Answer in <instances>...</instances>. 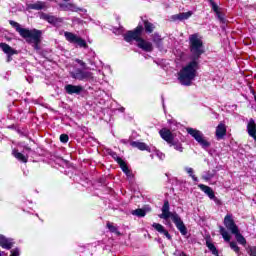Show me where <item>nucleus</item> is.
<instances>
[{"label":"nucleus","mask_w":256,"mask_h":256,"mask_svg":"<svg viewBox=\"0 0 256 256\" xmlns=\"http://www.w3.org/2000/svg\"><path fill=\"white\" fill-rule=\"evenodd\" d=\"M10 25L16 29L17 33L26 39L27 43L32 45L36 51L39 49V43H41V31L37 29L29 30L22 28L20 23L10 20Z\"/></svg>","instance_id":"1"},{"label":"nucleus","mask_w":256,"mask_h":256,"mask_svg":"<svg viewBox=\"0 0 256 256\" xmlns=\"http://www.w3.org/2000/svg\"><path fill=\"white\" fill-rule=\"evenodd\" d=\"M199 69V64L196 59H193L186 66H184L179 72V81L181 85L189 86L197 77V70Z\"/></svg>","instance_id":"2"},{"label":"nucleus","mask_w":256,"mask_h":256,"mask_svg":"<svg viewBox=\"0 0 256 256\" xmlns=\"http://www.w3.org/2000/svg\"><path fill=\"white\" fill-rule=\"evenodd\" d=\"M143 33V26H138L134 31H129L124 35L125 41L130 43V41H137V45L139 49L146 51L147 53H151L153 51V44L149 41L141 38V34Z\"/></svg>","instance_id":"3"},{"label":"nucleus","mask_w":256,"mask_h":256,"mask_svg":"<svg viewBox=\"0 0 256 256\" xmlns=\"http://www.w3.org/2000/svg\"><path fill=\"white\" fill-rule=\"evenodd\" d=\"M159 217L160 219L165 220L171 219L181 235H187V227L185 226V223H183L181 216H179L177 212L169 211V201L164 202L162 206V214H160Z\"/></svg>","instance_id":"4"},{"label":"nucleus","mask_w":256,"mask_h":256,"mask_svg":"<svg viewBox=\"0 0 256 256\" xmlns=\"http://www.w3.org/2000/svg\"><path fill=\"white\" fill-rule=\"evenodd\" d=\"M189 43L192 59H199L205 53V50H203V38L199 34H192L189 36Z\"/></svg>","instance_id":"5"},{"label":"nucleus","mask_w":256,"mask_h":256,"mask_svg":"<svg viewBox=\"0 0 256 256\" xmlns=\"http://www.w3.org/2000/svg\"><path fill=\"white\" fill-rule=\"evenodd\" d=\"M186 131L195 139V141H197V143H200L202 147H209V143L205 140L201 131L193 128H187Z\"/></svg>","instance_id":"6"},{"label":"nucleus","mask_w":256,"mask_h":256,"mask_svg":"<svg viewBox=\"0 0 256 256\" xmlns=\"http://www.w3.org/2000/svg\"><path fill=\"white\" fill-rule=\"evenodd\" d=\"M70 75L72 79H77L78 81H89L93 79V73L81 69L76 70V72H71Z\"/></svg>","instance_id":"7"},{"label":"nucleus","mask_w":256,"mask_h":256,"mask_svg":"<svg viewBox=\"0 0 256 256\" xmlns=\"http://www.w3.org/2000/svg\"><path fill=\"white\" fill-rule=\"evenodd\" d=\"M64 36L69 41V43H76L79 45V47H87V42H85V40L71 32H65Z\"/></svg>","instance_id":"8"},{"label":"nucleus","mask_w":256,"mask_h":256,"mask_svg":"<svg viewBox=\"0 0 256 256\" xmlns=\"http://www.w3.org/2000/svg\"><path fill=\"white\" fill-rule=\"evenodd\" d=\"M224 225L225 227L231 231V233H237V231H239V227L237 226V224H235V220H233V216L232 215H226L224 218Z\"/></svg>","instance_id":"9"},{"label":"nucleus","mask_w":256,"mask_h":256,"mask_svg":"<svg viewBox=\"0 0 256 256\" xmlns=\"http://www.w3.org/2000/svg\"><path fill=\"white\" fill-rule=\"evenodd\" d=\"M0 247L2 249H11L13 247V240L5 237L4 235H0ZM0 256H3L0 251Z\"/></svg>","instance_id":"10"},{"label":"nucleus","mask_w":256,"mask_h":256,"mask_svg":"<svg viewBox=\"0 0 256 256\" xmlns=\"http://www.w3.org/2000/svg\"><path fill=\"white\" fill-rule=\"evenodd\" d=\"M193 16V11L182 12L179 14H175L171 17L172 21H186Z\"/></svg>","instance_id":"11"},{"label":"nucleus","mask_w":256,"mask_h":256,"mask_svg":"<svg viewBox=\"0 0 256 256\" xmlns=\"http://www.w3.org/2000/svg\"><path fill=\"white\" fill-rule=\"evenodd\" d=\"M65 91L66 93H68V95H73V94L79 95V93L83 91V87L68 84L65 86Z\"/></svg>","instance_id":"12"},{"label":"nucleus","mask_w":256,"mask_h":256,"mask_svg":"<svg viewBox=\"0 0 256 256\" xmlns=\"http://www.w3.org/2000/svg\"><path fill=\"white\" fill-rule=\"evenodd\" d=\"M225 135H227V126L224 123H220L216 127V137L218 140H221Z\"/></svg>","instance_id":"13"},{"label":"nucleus","mask_w":256,"mask_h":256,"mask_svg":"<svg viewBox=\"0 0 256 256\" xmlns=\"http://www.w3.org/2000/svg\"><path fill=\"white\" fill-rule=\"evenodd\" d=\"M114 159L116 163H118V165L121 167L122 171L127 175V177H131V171H129L125 161H123V159H121L119 156L114 157Z\"/></svg>","instance_id":"14"},{"label":"nucleus","mask_w":256,"mask_h":256,"mask_svg":"<svg viewBox=\"0 0 256 256\" xmlns=\"http://www.w3.org/2000/svg\"><path fill=\"white\" fill-rule=\"evenodd\" d=\"M198 187L199 189H201V191L208 195L209 199H215V192H213V189H211V187L205 184H199Z\"/></svg>","instance_id":"15"},{"label":"nucleus","mask_w":256,"mask_h":256,"mask_svg":"<svg viewBox=\"0 0 256 256\" xmlns=\"http://www.w3.org/2000/svg\"><path fill=\"white\" fill-rule=\"evenodd\" d=\"M152 227L158 231V233H162L163 235H165V237H167V239H171V234H169V232L165 229V227L159 223H153Z\"/></svg>","instance_id":"16"},{"label":"nucleus","mask_w":256,"mask_h":256,"mask_svg":"<svg viewBox=\"0 0 256 256\" xmlns=\"http://www.w3.org/2000/svg\"><path fill=\"white\" fill-rule=\"evenodd\" d=\"M40 19H43L44 21H47L52 25H56V23H59V19L55 18V16L45 14V13H40Z\"/></svg>","instance_id":"17"},{"label":"nucleus","mask_w":256,"mask_h":256,"mask_svg":"<svg viewBox=\"0 0 256 256\" xmlns=\"http://www.w3.org/2000/svg\"><path fill=\"white\" fill-rule=\"evenodd\" d=\"M160 135L164 141H167V143H173V134L167 130V129H162L160 130Z\"/></svg>","instance_id":"18"},{"label":"nucleus","mask_w":256,"mask_h":256,"mask_svg":"<svg viewBox=\"0 0 256 256\" xmlns=\"http://www.w3.org/2000/svg\"><path fill=\"white\" fill-rule=\"evenodd\" d=\"M131 147H136V149H139L140 151H149V146L145 144L144 142H137L133 141L130 143Z\"/></svg>","instance_id":"19"},{"label":"nucleus","mask_w":256,"mask_h":256,"mask_svg":"<svg viewBox=\"0 0 256 256\" xmlns=\"http://www.w3.org/2000/svg\"><path fill=\"white\" fill-rule=\"evenodd\" d=\"M0 49H2L6 55H15V50H13L7 43H0Z\"/></svg>","instance_id":"20"},{"label":"nucleus","mask_w":256,"mask_h":256,"mask_svg":"<svg viewBox=\"0 0 256 256\" xmlns=\"http://www.w3.org/2000/svg\"><path fill=\"white\" fill-rule=\"evenodd\" d=\"M232 235H235L237 243H239L240 245H247V240L245 239L243 234L239 232V230H237V232H234Z\"/></svg>","instance_id":"21"},{"label":"nucleus","mask_w":256,"mask_h":256,"mask_svg":"<svg viewBox=\"0 0 256 256\" xmlns=\"http://www.w3.org/2000/svg\"><path fill=\"white\" fill-rule=\"evenodd\" d=\"M12 155L15 157V159H18V161H21L22 163H27V157L19 151L14 149L12 151Z\"/></svg>","instance_id":"22"},{"label":"nucleus","mask_w":256,"mask_h":256,"mask_svg":"<svg viewBox=\"0 0 256 256\" xmlns=\"http://www.w3.org/2000/svg\"><path fill=\"white\" fill-rule=\"evenodd\" d=\"M29 9H34L35 11H41V9H45V3L44 2H36L34 4H30Z\"/></svg>","instance_id":"23"},{"label":"nucleus","mask_w":256,"mask_h":256,"mask_svg":"<svg viewBox=\"0 0 256 256\" xmlns=\"http://www.w3.org/2000/svg\"><path fill=\"white\" fill-rule=\"evenodd\" d=\"M220 235H222L224 241H226L227 243L231 241V235L227 230H225V228H223V226H220Z\"/></svg>","instance_id":"24"},{"label":"nucleus","mask_w":256,"mask_h":256,"mask_svg":"<svg viewBox=\"0 0 256 256\" xmlns=\"http://www.w3.org/2000/svg\"><path fill=\"white\" fill-rule=\"evenodd\" d=\"M206 245L213 255H219V251H217V248L213 243L206 241Z\"/></svg>","instance_id":"25"},{"label":"nucleus","mask_w":256,"mask_h":256,"mask_svg":"<svg viewBox=\"0 0 256 256\" xmlns=\"http://www.w3.org/2000/svg\"><path fill=\"white\" fill-rule=\"evenodd\" d=\"M144 27L147 33H153V29H155V26L147 20L144 21Z\"/></svg>","instance_id":"26"},{"label":"nucleus","mask_w":256,"mask_h":256,"mask_svg":"<svg viewBox=\"0 0 256 256\" xmlns=\"http://www.w3.org/2000/svg\"><path fill=\"white\" fill-rule=\"evenodd\" d=\"M60 7H62V9H64V11H77V7H75V5L73 4H66V5H60Z\"/></svg>","instance_id":"27"},{"label":"nucleus","mask_w":256,"mask_h":256,"mask_svg":"<svg viewBox=\"0 0 256 256\" xmlns=\"http://www.w3.org/2000/svg\"><path fill=\"white\" fill-rule=\"evenodd\" d=\"M132 215H135L136 217H145L146 212L143 209H136L132 211Z\"/></svg>","instance_id":"28"},{"label":"nucleus","mask_w":256,"mask_h":256,"mask_svg":"<svg viewBox=\"0 0 256 256\" xmlns=\"http://www.w3.org/2000/svg\"><path fill=\"white\" fill-rule=\"evenodd\" d=\"M246 251L250 256H256V246H247Z\"/></svg>","instance_id":"29"},{"label":"nucleus","mask_w":256,"mask_h":256,"mask_svg":"<svg viewBox=\"0 0 256 256\" xmlns=\"http://www.w3.org/2000/svg\"><path fill=\"white\" fill-rule=\"evenodd\" d=\"M186 173L190 175V177L193 179V181H198L197 177L193 174V168H185Z\"/></svg>","instance_id":"30"},{"label":"nucleus","mask_w":256,"mask_h":256,"mask_svg":"<svg viewBox=\"0 0 256 256\" xmlns=\"http://www.w3.org/2000/svg\"><path fill=\"white\" fill-rule=\"evenodd\" d=\"M229 245H230V249H233L236 253H239L240 248L237 245V242H233V241L229 242Z\"/></svg>","instance_id":"31"},{"label":"nucleus","mask_w":256,"mask_h":256,"mask_svg":"<svg viewBox=\"0 0 256 256\" xmlns=\"http://www.w3.org/2000/svg\"><path fill=\"white\" fill-rule=\"evenodd\" d=\"M107 227L111 233H117V227L113 223L108 222Z\"/></svg>","instance_id":"32"},{"label":"nucleus","mask_w":256,"mask_h":256,"mask_svg":"<svg viewBox=\"0 0 256 256\" xmlns=\"http://www.w3.org/2000/svg\"><path fill=\"white\" fill-rule=\"evenodd\" d=\"M153 41L156 43V45H157L158 47H161V36H159V35H154V36H153Z\"/></svg>","instance_id":"33"},{"label":"nucleus","mask_w":256,"mask_h":256,"mask_svg":"<svg viewBox=\"0 0 256 256\" xmlns=\"http://www.w3.org/2000/svg\"><path fill=\"white\" fill-rule=\"evenodd\" d=\"M60 141L61 143H67L69 141V136L67 134H61Z\"/></svg>","instance_id":"34"},{"label":"nucleus","mask_w":256,"mask_h":256,"mask_svg":"<svg viewBox=\"0 0 256 256\" xmlns=\"http://www.w3.org/2000/svg\"><path fill=\"white\" fill-rule=\"evenodd\" d=\"M212 9L218 15V17L221 18V15L219 14V6H217V4H215L214 2H212Z\"/></svg>","instance_id":"35"},{"label":"nucleus","mask_w":256,"mask_h":256,"mask_svg":"<svg viewBox=\"0 0 256 256\" xmlns=\"http://www.w3.org/2000/svg\"><path fill=\"white\" fill-rule=\"evenodd\" d=\"M174 148L176 149V151H180V153L183 152V146H181V144H175Z\"/></svg>","instance_id":"36"},{"label":"nucleus","mask_w":256,"mask_h":256,"mask_svg":"<svg viewBox=\"0 0 256 256\" xmlns=\"http://www.w3.org/2000/svg\"><path fill=\"white\" fill-rule=\"evenodd\" d=\"M75 62L78 63V65L81 67H85V62H83V60L76 59Z\"/></svg>","instance_id":"37"},{"label":"nucleus","mask_w":256,"mask_h":256,"mask_svg":"<svg viewBox=\"0 0 256 256\" xmlns=\"http://www.w3.org/2000/svg\"><path fill=\"white\" fill-rule=\"evenodd\" d=\"M27 151H31V148H26Z\"/></svg>","instance_id":"38"},{"label":"nucleus","mask_w":256,"mask_h":256,"mask_svg":"<svg viewBox=\"0 0 256 256\" xmlns=\"http://www.w3.org/2000/svg\"><path fill=\"white\" fill-rule=\"evenodd\" d=\"M64 1H66V2H67V1H69V0H64Z\"/></svg>","instance_id":"39"}]
</instances>
